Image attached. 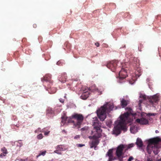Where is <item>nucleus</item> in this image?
<instances>
[{"label":"nucleus","mask_w":161,"mask_h":161,"mask_svg":"<svg viewBox=\"0 0 161 161\" xmlns=\"http://www.w3.org/2000/svg\"><path fill=\"white\" fill-rule=\"evenodd\" d=\"M125 110L127 112L120 115V120L118 124L114 127L113 131L114 134L118 135L120 133L121 130H126V124L131 122L132 121V119L130 117V115H134L135 114L132 113V109L130 108L127 107Z\"/></svg>","instance_id":"f257e3e1"},{"label":"nucleus","mask_w":161,"mask_h":161,"mask_svg":"<svg viewBox=\"0 0 161 161\" xmlns=\"http://www.w3.org/2000/svg\"><path fill=\"white\" fill-rule=\"evenodd\" d=\"M114 107L112 103H107L97 110V115L101 121L104 120L107 116V113L108 114L112 110Z\"/></svg>","instance_id":"f03ea898"},{"label":"nucleus","mask_w":161,"mask_h":161,"mask_svg":"<svg viewBox=\"0 0 161 161\" xmlns=\"http://www.w3.org/2000/svg\"><path fill=\"white\" fill-rule=\"evenodd\" d=\"M160 141L158 137L151 139L148 141V144L147 149L148 153L150 154L153 151L155 154L157 155L158 153V150L160 147L158 143Z\"/></svg>","instance_id":"7ed1b4c3"},{"label":"nucleus","mask_w":161,"mask_h":161,"mask_svg":"<svg viewBox=\"0 0 161 161\" xmlns=\"http://www.w3.org/2000/svg\"><path fill=\"white\" fill-rule=\"evenodd\" d=\"M94 128L96 130V133L92 136H89L90 139L98 140V139L102 136L101 132L102 130L100 129L101 123L97 120H95L92 123Z\"/></svg>","instance_id":"20e7f679"},{"label":"nucleus","mask_w":161,"mask_h":161,"mask_svg":"<svg viewBox=\"0 0 161 161\" xmlns=\"http://www.w3.org/2000/svg\"><path fill=\"white\" fill-rule=\"evenodd\" d=\"M72 117L77 120L76 123H75L74 120H70L68 121V122L73 123L74 126L75 127H77L78 129L80 128V125L82 124L84 119L83 115L81 114H75L72 116Z\"/></svg>","instance_id":"39448f33"},{"label":"nucleus","mask_w":161,"mask_h":161,"mask_svg":"<svg viewBox=\"0 0 161 161\" xmlns=\"http://www.w3.org/2000/svg\"><path fill=\"white\" fill-rule=\"evenodd\" d=\"M124 150L125 152V148L124 144H120L117 147L116 154L118 158H121L123 157L122 155L124 154V153L123 152Z\"/></svg>","instance_id":"423d86ee"},{"label":"nucleus","mask_w":161,"mask_h":161,"mask_svg":"<svg viewBox=\"0 0 161 161\" xmlns=\"http://www.w3.org/2000/svg\"><path fill=\"white\" fill-rule=\"evenodd\" d=\"M117 61H112L107 64V66L113 72H115L117 65Z\"/></svg>","instance_id":"0eeeda50"},{"label":"nucleus","mask_w":161,"mask_h":161,"mask_svg":"<svg viewBox=\"0 0 161 161\" xmlns=\"http://www.w3.org/2000/svg\"><path fill=\"white\" fill-rule=\"evenodd\" d=\"M159 95L156 94L153 96L150 97L149 99L150 103L152 105H154V103L158 102L159 100Z\"/></svg>","instance_id":"6e6552de"},{"label":"nucleus","mask_w":161,"mask_h":161,"mask_svg":"<svg viewBox=\"0 0 161 161\" xmlns=\"http://www.w3.org/2000/svg\"><path fill=\"white\" fill-rule=\"evenodd\" d=\"M127 76V72L126 69L122 68L119 73V77L120 79L125 78Z\"/></svg>","instance_id":"1a4fd4ad"},{"label":"nucleus","mask_w":161,"mask_h":161,"mask_svg":"<svg viewBox=\"0 0 161 161\" xmlns=\"http://www.w3.org/2000/svg\"><path fill=\"white\" fill-rule=\"evenodd\" d=\"M51 76L50 74L46 75L42 79V81L43 82H48L52 84L53 83V81L51 79Z\"/></svg>","instance_id":"9d476101"},{"label":"nucleus","mask_w":161,"mask_h":161,"mask_svg":"<svg viewBox=\"0 0 161 161\" xmlns=\"http://www.w3.org/2000/svg\"><path fill=\"white\" fill-rule=\"evenodd\" d=\"M136 122L141 125H147L148 124V121L144 118H142L140 119H137L136 120Z\"/></svg>","instance_id":"9b49d317"},{"label":"nucleus","mask_w":161,"mask_h":161,"mask_svg":"<svg viewBox=\"0 0 161 161\" xmlns=\"http://www.w3.org/2000/svg\"><path fill=\"white\" fill-rule=\"evenodd\" d=\"M67 79V76L66 73H63L60 77H58L59 80L61 82L64 83Z\"/></svg>","instance_id":"f8f14e48"},{"label":"nucleus","mask_w":161,"mask_h":161,"mask_svg":"<svg viewBox=\"0 0 161 161\" xmlns=\"http://www.w3.org/2000/svg\"><path fill=\"white\" fill-rule=\"evenodd\" d=\"M90 92L87 91H84L80 96V98L83 100L86 99L89 96Z\"/></svg>","instance_id":"ddd939ff"},{"label":"nucleus","mask_w":161,"mask_h":161,"mask_svg":"<svg viewBox=\"0 0 161 161\" xmlns=\"http://www.w3.org/2000/svg\"><path fill=\"white\" fill-rule=\"evenodd\" d=\"M99 143V141L98 140H94V141H92L90 144V147L92 148L94 147V149H95L96 146Z\"/></svg>","instance_id":"4468645a"},{"label":"nucleus","mask_w":161,"mask_h":161,"mask_svg":"<svg viewBox=\"0 0 161 161\" xmlns=\"http://www.w3.org/2000/svg\"><path fill=\"white\" fill-rule=\"evenodd\" d=\"M136 144L138 147H142L143 146V142L140 138H138L136 140Z\"/></svg>","instance_id":"2eb2a0df"},{"label":"nucleus","mask_w":161,"mask_h":161,"mask_svg":"<svg viewBox=\"0 0 161 161\" xmlns=\"http://www.w3.org/2000/svg\"><path fill=\"white\" fill-rule=\"evenodd\" d=\"M134 146V145L133 143L129 144L128 145L124 144L125 148V152H126L129 149L133 147Z\"/></svg>","instance_id":"dca6fc26"},{"label":"nucleus","mask_w":161,"mask_h":161,"mask_svg":"<svg viewBox=\"0 0 161 161\" xmlns=\"http://www.w3.org/2000/svg\"><path fill=\"white\" fill-rule=\"evenodd\" d=\"M121 104L122 107L124 108L127 105V102L126 100L122 99L121 101Z\"/></svg>","instance_id":"f3484780"},{"label":"nucleus","mask_w":161,"mask_h":161,"mask_svg":"<svg viewBox=\"0 0 161 161\" xmlns=\"http://www.w3.org/2000/svg\"><path fill=\"white\" fill-rule=\"evenodd\" d=\"M113 149H110L108 150V151L107 152V154H106V156H108V157H110L112 156H113Z\"/></svg>","instance_id":"a211bd4d"},{"label":"nucleus","mask_w":161,"mask_h":161,"mask_svg":"<svg viewBox=\"0 0 161 161\" xmlns=\"http://www.w3.org/2000/svg\"><path fill=\"white\" fill-rule=\"evenodd\" d=\"M62 120L61 122L63 124V125H64L66 122V120L67 119V118L65 116H62L61 117Z\"/></svg>","instance_id":"6ab92c4d"},{"label":"nucleus","mask_w":161,"mask_h":161,"mask_svg":"<svg viewBox=\"0 0 161 161\" xmlns=\"http://www.w3.org/2000/svg\"><path fill=\"white\" fill-rule=\"evenodd\" d=\"M57 149H58L60 150V151H64L65 150V148L64 147V146L62 145H59L57 146Z\"/></svg>","instance_id":"aec40b11"},{"label":"nucleus","mask_w":161,"mask_h":161,"mask_svg":"<svg viewBox=\"0 0 161 161\" xmlns=\"http://www.w3.org/2000/svg\"><path fill=\"white\" fill-rule=\"evenodd\" d=\"M1 151L5 154H7L8 153V152L6 148L5 147H3L1 149Z\"/></svg>","instance_id":"412c9836"},{"label":"nucleus","mask_w":161,"mask_h":161,"mask_svg":"<svg viewBox=\"0 0 161 161\" xmlns=\"http://www.w3.org/2000/svg\"><path fill=\"white\" fill-rule=\"evenodd\" d=\"M46 153V151H44L42 152L41 151L40 152V153L36 156V157L38 158L41 155H42L44 156L45 155Z\"/></svg>","instance_id":"4be33fe9"},{"label":"nucleus","mask_w":161,"mask_h":161,"mask_svg":"<svg viewBox=\"0 0 161 161\" xmlns=\"http://www.w3.org/2000/svg\"><path fill=\"white\" fill-rule=\"evenodd\" d=\"M112 122L111 120H109L106 122V125L109 127H110L112 125Z\"/></svg>","instance_id":"5701e85b"},{"label":"nucleus","mask_w":161,"mask_h":161,"mask_svg":"<svg viewBox=\"0 0 161 161\" xmlns=\"http://www.w3.org/2000/svg\"><path fill=\"white\" fill-rule=\"evenodd\" d=\"M54 152V153L59 154H61V151H60V150H59L58 149H57Z\"/></svg>","instance_id":"b1692460"},{"label":"nucleus","mask_w":161,"mask_h":161,"mask_svg":"<svg viewBox=\"0 0 161 161\" xmlns=\"http://www.w3.org/2000/svg\"><path fill=\"white\" fill-rule=\"evenodd\" d=\"M43 137V135L42 134H40L37 136V138L38 139H41Z\"/></svg>","instance_id":"393cba45"},{"label":"nucleus","mask_w":161,"mask_h":161,"mask_svg":"<svg viewBox=\"0 0 161 161\" xmlns=\"http://www.w3.org/2000/svg\"><path fill=\"white\" fill-rule=\"evenodd\" d=\"M140 98H143V100H145L146 99V96L144 95L141 94L140 96Z\"/></svg>","instance_id":"a878e982"},{"label":"nucleus","mask_w":161,"mask_h":161,"mask_svg":"<svg viewBox=\"0 0 161 161\" xmlns=\"http://www.w3.org/2000/svg\"><path fill=\"white\" fill-rule=\"evenodd\" d=\"M109 158L108 160L110 161H112L113 160H114V156H112L110 157H108Z\"/></svg>","instance_id":"bb28decb"},{"label":"nucleus","mask_w":161,"mask_h":161,"mask_svg":"<svg viewBox=\"0 0 161 161\" xmlns=\"http://www.w3.org/2000/svg\"><path fill=\"white\" fill-rule=\"evenodd\" d=\"M85 144H77V146L78 147H81L83 146H85Z\"/></svg>","instance_id":"cd10ccee"},{"label":"nucleus","mask_w":161,"mask_h":161,"mask_svg":"<svg viewBox=\"0 0 161 161\" xmlns=\"http://www.w3.org/2000/svg\"><path fill=\"white\" fill-rule=\"evenodd\" d=\"M87 130V128L86 127H84L82 128L81 129V131L86 130Z\"/></svg>","instance_id":"c85d7f7f"},{"label":"nucleus","mask_w":161,"mask_h":161,"mask_svg":"<svg viewBox=\"0 0 161 161\" xmlns=\"http://www.w3.org/2000/svg\"><path fill=\"white\" fill-rule=\"evenodd\" d=\"M38 131L42 132V131H41V128H38V129L36 130L35 131V133H37Z\"/></svg>","instance_id":"c756f323"},{"label":"nucleus","mask_w":161,"mask_h":161,"mask_svg":"<svg viewBox=\"0 0 161 161\" xmlns=\"http://www.w3.org/2000/svg\"><path fill=\"white\" fill-rule=\"evenodd\" d=\"M155 114H154L148 113L147 115L149 116H155Z\"/></svg>","instance_id":"7c9ffc66"},{"label":"nucleus","mask_w":161,"mask_h":161,"mask_svg":"<svg viewBox=\"0 0 161 161\" xmlns=\"http://www.w3.org/2000/svg\"><path fill=\"white\" fill-rule=\"evenodd\" d=\"M6 154H5L3 153H2L0 154V157H2L3 156H6Z\"/></svg>","instance_id":"2f4dec72"},{"label":"nucleus","mask_w":161,"mask_h":161,"mask_svg":"<svg viewBox=\"0 0 161 161\" xmlns=\"http://www.w3.org/2000/svg\"><path fill=\"white\" fill-rule=\"evenodd\" d=\"M80 136L79 135H76L75 137V139H78L80 138Z\"/></svg>","instance_id":"473e14b6"},{"label":"nucleus","mask_w":161,"mask_h":161,"mask_svg":"<svg viewBox=\"0 0 161 161\" xmlns=\"http://www.w3.org/2000/svg\"><path fill=\"white\" fill-rule=\"evenodd\" d=\"M133 159H134L133 158L132 156H130V158L128 159V161H131V160H133Z\"/></svg>","instance_id":"72a5a7b5"},{"label":"nucleus","mask_w":161,"mask_h":161,"mask_svg":"<svg viewBox=\"0 0 161 161\" xmlns=\"http://www.w3.org/2000/svg\"><path fill=\"white\" fill-rule=\"evenodd\" d=\"M95 45L97 47H99V46L100 44L98 42H96L95 43Z\"/></svg>","instance_id":"f704fd0d"},{"label":"nucleus","mask_w":161,"mask_h":161,"mask_svg":"<svg viewBox=\"0 0 161 161\" xmlns=\"http://www.w3.org/2000/svg\"><path fill=\"white\" fill-rule=\"evenodd\" d=\"M59 101L62 103H64V100L62 98H60L59 99Z\"/></svg>","instance_id":"c9c22d12"},{"label":"nucleus","mask_w":161,"mask_h":161,"mask_svg":"<svg viewBox=\"0 0 161 161\" xmlns=\"http://www.w3.org/2000/svg\"><path fill=\"white\" fill-rule=\"evenodd\" d=\"M143 101V100L142 99H140L139 100V104H140L141 103H142Z\"/></svg>","instance_id":"e433bc0d"},{"label":"nucleus","mask_w":161,"mask_h":161,"mask_svg":"<svg viewBox=\"0 0 161 161\" xmlns=\"http://www.w3.org/2000/svg\"><path fill=\"white\" fill-rule=\"evenodd\" d=\"M49 132H50L49 131H48V132H46L44 133V135H48V134L49 133Z\"/></svg>","instance_id":"4c0bfd02"},{"label":"nucleus","mask_w":161,"mask_h":161,"mask_svg":"<svg viewBox=\"0 0 161 161\" xmlns=\"http://www.w3.org/2000/svg\"><path fill=\"white\" fill-rule=\"evenodd\" d=\"M124 158L123 157H122L121 158H118V159L119 161H123V158Z\"/></svg>","instance_id":"58836bf2"},{"label":"nucleus","mask_w":161,"mask_h":161,"mask_svg":"<svg viewBox=\"0 0 161 161\" xmlns=\"http://www.w3.org/2000/svg\"><path fill=\"white\" fill-rule=\"evenodd\" d=\"M33 27L34 28H36L37 27V25L36 24H34L33 25Z\"/></svg>","instance_id":"ea45409f"},{"label":"nucleus","mask_w":161,"mask_h":161,"mask_svg":"<svg viewBox=\"0 0 161 161\" xmlns=\"http://www.w3.org/2000/svg\"><path fill=\"white\" fill-rule=\"evenodd\" d=\"M147 161H153L152 160V159L151 158H148L147 159Z\"/></svg>","instance_id":"a19ab883"},{"label":"nucleus","mask_w":161,"mask_h":161,"mask_svg":"<svg viewBox=\"0 0 161 161\" xmlns=\"http://www.w3.org/2000/svg\"><path fill=\"white\" fill-rule=\"evenodd\" d=\"M62 132L66 133V131L65 130H62Z\"/></svg>","instance_id":"79ce46f5"},{"label":"nucleus","mask_w":161,"mask_h":161,"mask_svg":"<svg viewBox=\"0 0 161 161\" xmlns=\"http://www.w3.org/2000/svg\"><path fill=\"white\" fill-rule=\"evenodd\" d=\"M155 132H156V133H158L159 132V131H158V130H156L155 131Z\"/></svg>","instance_id":"37998d69"},{"label":"nucleus","mask_w":161,"mask_h":161,"mask_svg":"<svg viewBox=\"0 0 161 161\" xmlns=\"http://www.w3.org/2000/svg\"><path fill=\"white\" fill-rule=\"evenodd\" d=\"M21 161H24V160L23 159H21Z\"/></svg>","instance_id":"c03bdc74"},{"label":"nucleus","mask_w":161,"mask_h":161,"mask_svg":"<svg viewBox=\"0 0 161 161\" xmlns=\"http://www.w3.org/2000/svg\"><path fill=\"white\" fill-rule=\"evenodd\" d=\"M157 161H161V159H158Z\"/></svg>","instance_id":"a18cd8bd"},{"label":"nucleus","mask_w":161,"mask_h":161,"mask_svg":"<svg viewBox=\"0 0 161 161\" xmlns=\"http://www.w3.org/2000/svg\"><path fill=\"white\" fill-rule=\"evenodd\" d=\"M114 160L115 159V157H114Z\"/></svg>","instance_id":"49530a36"},{"label":"nucleus","mask_w":161,"mask_h":161,"mask_svg":"<svg viewBox=\"0 0 161 161\" xmlns=\"http://www.w3.org/2000/svg\"><path fill=\"white\" fill-rule=\"evenodd\" d=\"M58 63H59V62H57V64H58Z\"/></svg>","instance_id":"de8ad7c7"},{"label":"nucleus","mask_w":161,"mask_h":161,"mask_svg":"<svg viewBox=\"0 0 161 161\" xmlns=\"http://www.w3.org/2000/svg\"><path fill=\"white\" fill-rule=\"evenodd\" d=\"M68 46H69V44H68Z\"/></svg>","instance_id":"09e8293b"},{"label":"nucleus","mask_w":161,"mask_h":161,"mask_svg":"<svg viewBox=\"0 0 161 161\" xmlns=\"http://www.w3.org/2000/svg\"><path fill=\"white\" fill-rule=\"evenodd\" d=\"M64 97L66 98V96H64Z\"/></svg>","instance_id":"8fccbe9b"}]
</instances>
